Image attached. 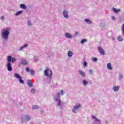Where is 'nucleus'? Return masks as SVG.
Returning <instances> with one entry per match:
<instances>
[{"label": "nucleus", "mask_w": 124, "mask_h": 124, "mask_svg": "<svg viewBox=\"0 0 124 124\" xmlns=\"http://www.w3.org/2000/svg\"><path fill=\"white\" fill-rule=\"evenodd\" d=\"M9 31H10V28H6L2 30L1 34L4 39H8V35H9L10 33Z\"/></svg>", "instance_id": "obj_1"}, {"label": "nucleus", "mask_w": 124, "mask_h": 124, "mask_svg": "<svg viewBox=\"0 0 124 124\" xmlns=\"http://www.w3.org/2000/svg\"><path fill=\"white\" fill-rule=\"evenodd\" d=\"M11 59H12V57L9 56L7 59L8 61V63L6 64V66L7 67L8 71H12V67H11L12 64L10 63L11 62Z\"/></svg>", "instance_id": "obj_2"}, {"label": "nucleus", "mask_w": 124, "mask_h": 124, "mask_svg": "<svg viewBox=\"0 0 124 124\" xmlns=\"http://www.w3.org/2000/svg\"><path fill=\"white\" fill-rule=\"evenodd\" d=\"M14 76L15 78L18 79L19 82H20L21 84H24L25 83L23 79H22V77H21V76H20V75L18 74L15 73Z\"/></svg>", "instance_id": "obj_3"}, {"label": "nucleus", "mask_w": 124, "mask_h": 124, "mask_svg": "<svg viewBox=\"0 0 124 124\" xmlns=\"http://www.w3.org/2000/svg\"><path fill=\"white\" fill-rule=\"evenodd\" d=\"M44 75L45 76H49V77L51 78L52 75V71L50 70L49 69H46L44 71Z\"/></svg>", "instance_id": "obj_4"}, {"label": "nucleus", "mask_w": 124, "mask_h": 124, "mask_svg": "<svg viewBox=\"0 0 124 124\" xmlns=\"http://www.w3.org/2000/svg\"><path fill=\"white\" fill-rule=\"evenodd\" d=\"M80 107H81V105H80V104L75 106L73 108V112L74 113H76V111H77L78 109L80 108Z\"/></svg>", "instance_id": "obj_5"}, {"label": "nucleus", "mask_w": 124, "mask_h": 124, "mask_svg": "<svg viewBox=\"0 0 124 124\" xmlns=\"http://www.w3.org/2000/svg\"><path fill=\"white\" fill-rule=\"evenodd\" d=\"M98 51L100 52V53L101 55H105V52H104V50H103V49H102L101 47H99L98 48Z\"/></svg>", "instance_id": "obj_6"}, {"label": "nucleus", "mask_w": 124, "mask_h": 124, "mask_svg": "<svg viewBox=\"0 0 124 124\" xmlns=\"http://www.w3.org/2000/svg\"><path fill=\"white\" fill-rule=\"evenodd\" d=\"M63 16L65 18H68V14L67 11H64L63 12Z\"/></svg>", "instance_id": "obj_7"}, {"label": "nucleus", "mask_w": 124, "mask_h": 124, "mask_svg": "<svg viewBox=\"0 0 124 124\" xmlns=\"http://www.w3.org/2000/svg\"><path fill=\"white\" fill-rule=\"evenodd\" d=\"M78 72L79 73V75H81L82 77H85V76H86V74H85V72L83 71L79 70L78 71Z\"/></svg>", "instance_id": "obj_8"}, {"label": "nucleus", "mask_w": 124, "mask_h": 124, "mask_svg": "<svg viewBox=\"0 0 124 124\" xmlns=\"http://www.w3.org/2000/svg\"><path fill=\"white\" fill-rule=\"evenodd\" d=\"M65 36L67 38H72V35H71V34L69 33H66L65 34Z\"/></svg>", "instance_id": "obj_9"}, {"label": "nucleus", "mask_w": 124, "mask_h": 124, "mask_svg": "<svg viewBox=\"0 0 124 124\" xmlns=\"http://www.w3.org/2000/svg\"><path fill=\"white\" fill-rule=\"evenodd\" d=\"M119 89H120V86H114L113 87V90L114 92H118V91H119Z\"/></svg>", "instance_id": "obj_10"}, {"label": "nucleus", "mask_w": 124, "mask_h": 124, "mask_svg": "<svg viewBox=\"0 0 124 124\" xmlns=\"http://www.w3.org/2000/svg\"><path fill=\"white\" fill-rule=\"evenodd\" d=\"M112 10L114 12V13H119V12H121L120 9H117L115 8H113Z\"/></svg>", "instance_id": "obj_11"}, {"label": "nucleus", "mask_w": 124, "mask_h": 124, "mask_svg": "<svg viewBox=\"0 0 124 124\" xmlns=\"http://www.w3.org/2000/svg\"><path fill=\"white\" fill-rule=\"evenodd\" d=\"M107 66V68L109 69V70H111V69H112V64H111V63H108Z\"/></svg>", "instance_id": "obj_12"}, {"label": "nucleus", "mask_w": 124, "mask_h": 124, "mask_svg": "<svg viewBox=\"0 0 124 124\" xmlns=\"http://www.w3.org/2000/svg\"><path fill=\"white\" fill-rule=\"evenodd\" d=\"M27 85L29 86V87H32V83L29 79L27 80Z\"/></svg>", "instance_id": "obj_13"}, {"label": "nucleus", "mask_w": 124, "mask_h": 124, "mask_svg": "<svg viewBox=\"0 0 124 124\" xmlns=\"http://www.w3.org/2000/svg\"><path fill=\"white\" fill-rule=\"evenodd\" d=\"M20 8H22V9H27V6L25 5L24 4H21L20 5Z\"/></svg>", "instance_id": "obj_14"}, {"label": "nucleus", "mask_w": 124, "mask_h": 124, "mask_svg": "<svg viewBox=\"0 0 124 124\" xmlns=\"http://www.w3.org/2000/svg\"><path fill=\"white\" fill-rule=\"evenodd\" d=\"M72 55H73V52L72 51H68V57L71 58L72 57Z\"/></svg>", "instance_id": "obj_15"}, {"label": "nucleus", "mask_w": 124, "mask_h": 124, "mask_svg": "<svg viewBox=\"0 0 124 124\" xmlns=\"http://www.w3.org/2000/svg\"><path fill=\"white\" fill-rule=\"evenodd\" d=\"M85 22H86V23H87V24H92V21H91V20L89 19H85L84 20Z\"/></svg>", "instance_id": "obj_16"}, {"label": "nucleus", "mask_w": 124, "mask_h": 124, "mask_svg": "<svg viewBox=\"0 0 124 124\" xmlns=\"http://www.w3.org/2000/svg\"><path fill=\"white\" fill-rule=\"evenodd\" d=\"M28 47V44H25L23 46H21L20 49H19V51H21V50H22L24 48H26Z\"/></svg>", "instance_id": "obj_17"}, {"label": "nucleus", "mask_w": 124, "mask_h": 124, "mask_svg": "<svg viewBox=\"0 0 124 124\" xmlns=\"http://www.w3.org/2000/svg\"><path fill=\"white\" fill-rule=\"evenodd\" d=\"M22 13V11H19L15 14V15H16V16H18V15H20V14H21Z\"/></svg>", "instance_id": "obj_18"}, {"label": "nucleus", "mask_w": 124, "mask_h": 124, "mask_svg": "<svg viewBox=\"0 0 124 124\" xmlns=\"http://www.w3.org/2000/svg\"><path fill=\"white\" fill-rule=\"evenodd\" d=\"M121 30L122 31L123 35L124 36V24H123L121 27Z\"/></svg>", "instance_id": "obj_19"}, {"label": "nucleus", "mask_w": 124, "mask_h": 124, "mask_svg": "<svg viewBox=\"0 0 124 124\" xmlns=\"http://www.w3.org/2000/svg\"><path fill=\"white\" fill-rule=\"evenodd\" d=\"M118 41H123V37L122 36H119L117 38Z\"/></svg>", "instance_id": "obj_20"}, {"label": "nucleus", "mask_w": 124, "mask_h": 124, "mask_svg": "<svg viewBox=\"0 0 124 124\" xmlns=\"http://www.w3.org/2000/svg\"><path fill=\"white\" fill-rule=\"evenodd\" d=\"M87 40L86 39H83L81 41L80 43H81V44H83L85 43V42H87Z\"/></svg>", "instance_id": "obj_21"}, {"label": "nucleus", "mask_w": 124, "mask_h": 124, "mask_svg": "<svg viewBox=\"0 0 124 124\" xmlns=\"http://www.w3.org/2000/svg\"><path fill=\"white\" fill-rule=\"evenodd\" d=\"M27 63H28V62H27V61H26V60L23 61L21 62V64H23L24 65H26V64H27Z\"/></svg>", "instance_id": "obj_22"}, {"label": "nucleus", "mask_w": 124, "mask_h": 124, "mask_svg": "<svg viewBox=\"0 0 124 124\" xmlns=\"http://www.w3.org/2000/svg\"><path fill=\"white\" fill-rule=\"evenodd\" d=\"M30 73L31 75H34V73H35V72L33 70H31Z\"/></svg>", "instance_id": "obj_23"}, {"label": "nucleus", "mask_w": 124, "mask_h": 124, "mask_svg": "<svg viewBox=\"0 0 124 124\" xmlns=\"http://www.w3.org/2000/svg\"><path fill=\"white\" fill-rule=\"evenodd\" d=\"M88 81H86L85 80H83V84L84 85V86H87V85H88Z\"/></svg>", "instance_id": "obj_24"}, {"label": "nucleus", "mask_w": 124, "mask_h": 124, "mask_svg": "<svg viewBox=\"0 0 124 124\" xmlns=\"http://www.w3.org/2000/svg\"><path fill=\"white\" fill-rule=\"evenodd\" d=\"M55 101H58V106H61V100L60 99H56L55 100Z\"/></svg>", "instance_id": "obj_25"}, {"label": "nucleus", "mask_w": 124, "mask_h": 124, "mask_svg": "<svg viewBox=\"0 0 124 124\" xmlns=\"http://www.w3.org/2000/svg\"><path fill=\"white\" fill-rule=\"evenodd\" d=\"M38 108H39V106H38L37 105H35V106H33V107H32V109H38Z\"/></svg>", "instance_id": "obj_26"}, {"label": "nucleus", "mask_w": 124, "mask_h": 124, "mask_svg": "<svg viewBox=\"0 0 124 124\" xmlns=\"http://www.w3.org/2000/svg\"><path fill=\"white\" fill-rule=\"evenodd\" d=\"M12 62H16V59L15 58H13L11 59Z\"/></svg>", "instance_id": "obj_27"}, {"label": "nucleus", "mask_w": 124, "mask_h": 124, "mask_svg": "<svg viewBox=\"0 0 124 124\" xmlns=\"http://www.w3.org/2000/svg\"><path fill=\"white\" fill-rule=\"evenodd\" d=\"M92 61L93 62H96L97 61V58H93L92 59Z\"/></svg>", "instance_id": "obj_28"}, {"label": "nucleus", "mask_w": 124, "mask_h": 124, "mask_svg": "<svg viewBox=\"0 0 124 124\" xmlns=\"http://www.w3.org/2000/svg\"><path fill=\"white\" fill-rule=\"evenodd\" d=\"M83 65H84V67H86V66H87V62L85 61L83 62Z\"/></svg>", "instance_id": "obj_29"}, {"label": "nucleus", "mask_w": 124, "mask_h": 124, "mask_svg": "<svg viewBox=\"0 0 124 124\" xmlns=\"http://www.w3.org/2000/svg\"><path fill=\"white\" fill-rule=\"evenodd\" d=\"M26 70L27 72H30V71H31V70H30V67H26Z\"/></svg>", "instance_id": "obj_30"}, {"label": "nucleus", "mask_w": 124, "mask_h": 124, "mask_svg": "<svg viewBox=\"0 0 124 124\" xmlns=\"http://www.w3.org/2000/svg\"><path fill=\"white\" fill-rule=\"evenodd\" d=\"M31 92L32 93H35V90L34 89H32L31 90Z\"/></svg>", "instance_id": "obj_31"}, {"label": "nucleus", "mask_w": 124, "mask_h": 124, "mask_svg": "<svg viewBox=\"0 0 124 124\" xmlns=\"http://www.w3.org/2000/svg\"><path fill=\"white\" fill-rule=\"evenodd\" d=\"M28 24L29 26H31V20H28Z\"/></svg>", "instance_id": "obj_32"}, {"label": "nucleus", "mask_w": 124, "mask_h": 124, "mask_svg": "<svg viewBox=\"0 0 124 124\" xmlns=\"http://www.w3.org/2000/svg\"><path fill=\"white\" fill-rule=\"evenodd\" d=\"M26 118L27 121H30V116L27 115V116H26Z\"/></svg>", "instance_id": "obj_33"}, {"label": "nucleus", "mask_w": 124, "mask_h": 124, "mask_svg": "<svg viewBox=\"0 0 124 124\" xmlns=\"http://www.w3.org/2000/svg\"><path fill=\"white\" fill-rule=\"evenodd\" d=\"M89 73H90V74H93V70H89Z\"/></svg>", "instance_id": "obj_34"}, {"label": "nucleus", "mask_w": 124, "mask_h": 124, "mask_svg": "<svg viewBox=\"0 0 124 124\" xmlns=\"http://www.w3.org/2000/svg\"><path fill=\"white\" fill-rule=\"evenodd\" d=\"M61 93L62 95H63V91L61 90Z\"/></svg>", "instance_id": "obj_35"}, {"label": "nucleus", "mask_w": 124, "mask_h": 124, "mask_svg": "<svg viewBox=\"0 0 124 124\" xmlns=\"http://www.w3.org/2000/svg\"><path fill=\"white\" fill-rule=\"evenodd\" d=\"M111 19H112V20H115V17H114V16H111Z\"/></svg>", "instance_id": "obj_36"}, {"label": "nucleus", "mask_w": 124, "mask_h": 124, "mask_svg": "<svg viewBox=\"0 0 124 124\" xmlns=\"http://www.w3.org/2000/svg\"><path fill=\"white\" fill-rule=\"evenodd\" d=\"M4 19V17L1 16V20H3Z\"/></svg>", "instance_id": "obj_37"}, {"label": "nucleus", "mask_w": 124, "mask_h": 124, "mask_svg": "<svg viewBox=\"0 0 124 124\" xmlns=\"http://www.w3.org/2000/svg\"><path fill=\"white\" fill-rule=\"evenodd\" d=\"M60 93H57V96H58L59 97H60Z\"/></svg>", "instance_id": "obj_38"}, {"label": "nucleus", "mask_w": 124, "mask_h": 124, "mask_svg": "<svg viewBox=\"0 0 124 124\" xmlns=\"http://www.w3.org/2000/svg\"><path fill=\"white\" fill-rule=\"evenodd\" d=\"M76 34H78V32H76Z\"/></svg>", "instance_id": "obj_39"}]
</instances>
